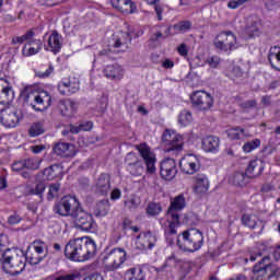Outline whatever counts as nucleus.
<instances>
[{"label":"nucleus","mask_w":280,"mask_h":280,"mask_svg":"<svg viewBox=\"0 0 280 280\" xmlns=\"http://www.w3.org/2000/svg\"><path fill=\"white\" fill-rule=\"evenodd\" d=\"M96 252L97 245L91 237L70 240L65 247V255L71 261H89Z\"/></svg>","instance_id":"nucleus-1"},{"label":"nucleus","mask_w":280,"mask_h":280,"mask_svg":"<svg viewBox=\"0 0 280 280\" xmlns=\"http://www.w3.org/2000/svg\"><path fill=\"white\" fill-rule=\"evenodd\" d=\"M21 97L27 106H31L37 113H43V110H47L51 106V95H49V92L44 91L39 93L32 85L22 90Z\"/></svg>","instance_id":"nucleus-2"},{"label":"nucleus","mask_w":280,"mask_h":280,"mask_svg":"<svg viewBox=\"0 0 280 280\" xmlns=\"http://www.w3.org/2000/svg\"><path fill=\"white\" fill-rule=\"evenodd\" d=\"M205 245V235L198 229H189L178 234L177 246L184 253H196Z\"/></svg>","instance_id":"nucleus-3"},{"label":"nucleus","mask_w":280,"mask_h":280,"mask_svg":"<svg viewBox=\"0 0 280 280\" xmlns=\"http://www.w3.org/2000/svg\"><path fill=\"white\" fill-rule=\"evenodd\" d=\"M27 257L23 250L5 249L2 268L8 275H21L25 270Z\"/></svg>","instance_id":"nucleus-4"},{"label":"nucleus","mask_w":280,"mask_h":280,"mask_svg":"<svg viewBox=\"0 0 280 280\" xmlns=\"http://www.w3.org/2000/svg\"><path fill=\"white\" fill-rule=\"evenodd\" d=\"M183 136L173 130L166 129L162 135V145L168 156H180L183 154Z\"/></svg>","instance_id":"nucleus-5"},{"label":"nucleus","mask_w":280,"mask_h":280,"mask_svg":"<svg viewBox=\"0 0 280 280\" xmlns=\"http://www.w3.org/2000/svg\"><path fill=\"white\" fill-rule=\"evenodd\" d=\"M185 207H187L185 195H178L171 201L166 212L167 218L171 220L168 225V233L171 235H176V228L180 226V214H178V211H183Z\"/></svg>","instance_id":"nucleus-6"},{"label":"nucleus","mask_w":280,"mask_h":280,"mask_svg":"<svg viewBox=\"0 0 280 280\" xmlns=\"http://www.w3.org/2000/svg\"><path fill=\"white\" fill-rule=\"evenodd\" d=\"M71 218L74 222L75 229L84 231L85 233H93L97 229V223L93 219V214L86 212L82 207H78L72 211Z\"/></svg>","instance_id":"nucleus-7"},{"label":"nucleus","mask_w":280,"mask_h":280,"mask_svg":"<svg viewBox=\"0 0 280 280\" xmlns=\"http://www.w3.org/2000/svg\"><path fill=\"white\" fill-rule=\"evenodd\" d=\"M126 261V249L114 248L103 256V266L105 272H115L124 266Z\"/></svg>","instance_id":"nucleus-8"},{"label":"nucleus","mask_w":280,"mask_h":280,"mask_svg":"<svg viewBox=\"0 0 280 280\" xmlns=\"http://www.w3.org/2000/svg\"><path fill=\"white\" fill-rule=\"evenodd\" d=\"M252 280H270L275 278V264L270 262V256H265L256 262L252 270Z\"/></svg>","instance_id":"nucleus-9"},{"label":"nucleus","mask_w":280,"mask_h":280,"mask_svg":"<svg viewBox=\"0 0 280 280\" xmlns=\"http://www.w3.org/2000/svg\"><path fill=\"white\" fill-rule=\"evenodd\" d=\"M213 45L220 51H233L237 49V36L231 31H222L215 36Z\"/></svg>","instance_id":"nucleus-10"},{"label":"nucleus","mask_w":280,"mask_h":280,"mask_svg":"<svg viewBox=\"0 0 280 280\" xmlns=\"http://www.w3.org/2000/svg\"><path fill=\"white\" fill-rule=\"evenodd\" d=\"M132 44V36L128 32H120L118 35H113L108 44V51L116 54H124L130 49Z\"/></svg>","instance_id":"nucleus-11"},{"label":"nucleus","mask_w":280,"mask_h":280,"mask_svg":"<svg viewBox=\"0 0 280 280\" xmlns=\"http://www.w3.org/2000/svg\"><path fill=\"white\" fill-rule=\"evenodd\" d=\"M80 207V201L75 197L72 196H66L61 198L60 201L55 203L54 211L58 215H61L62 218H71V214L73 211L77 210V208Z\"/></svg>","instance_id":"nucleus-12"},{"label":"nucleus","mask_w":280,"mask_h":280,"mask_svg":"<svg viewBox=\"0 0 280 280\" xmlns=\"http://www.w3.org/2000/svg\"><path fill=\"white\" fill-rule=\"evenodd\" d=\"M191 104L197 110H211L213 108V96L206 91H196L190 96Z\"/></svg>","instance_id":"nucleus-13"},{"label":"nucleus","mask_w":280,"mask_h":280,"mask_svg":"<svg viewBox=\"0 0 280 280\" xmlns=\"http://www.w3.org/2000/svg\"><path fill=\"white\" fill-rule=\"evenodd\" d=\"M136 150H138L141 159L145 163L147 173L154 174L156 172V155L152 152V149L145 143H140L136 147Z\"/></svg>","instance_id":"nucleus-14"},{"label":"nucleus","mask_w":280,"mask_h":280,"mask_svg":"<svg viewBox=\"0 0 280 280\" xmlns=\"http://www.w3.org/2000/svg\"><path fill=\"white\" fill-rule=\"evenodd\" d=\"M20 121L21 115H19V113L13 108L7 107L4 109H1L0 124H2L4 128H16Z\"/></svg>","instance_id":"nucleus-15"},{"label":"nucleus","mask_w":280,"mask_h":280,"mask_svg":"<svg viewBox=\"0 0 280 280\" xmlns=\"http://www.w3.org/2000/svg\"><path fill=\"white\" fill-rule=\"evenodd\" d=\"M160 174L164 180H174L176 174H178V167L176 166V160L167 158L161 162Z\"/></svg>","instance_id":"nucleus-16"},{"label":"nucleus","mask_w":280,"mask_h":280,"mask_svg":"<svg viewBox=\"0 0 280 280\" xmlns=\"http://www.w3.org/2000/svg\"><path fill=\"white\" fill-rule=\"evenodd\" d=\"M125 161L127 170L131 174V176H142L143 172H145V167H143V162L139 160L137 154L128 153Z\"/></svg>","instance_id":"nucleus-17"},{"label":"nucleus","mask_w":280,"mask_h":280,"mask_svg":"<svg viewBox=\"0 0 280 280\" xmlns=\"http://www.w3.org/2000/svg\"><path fill=\"white\" fill-rule=\"evenodd\" d=\"M179 167L184 174H196L200 170V160L194 154L186 155L179 161Z\"/></svg>","instance_id":"nucleus-18"},{"label":"nucleus","mask_w":280,"mask_h":280,"mask_svg":"<svg viewBox=\"0 0 280 280\" xmlns=\"http://www.w3.org/2000/svg\"><path fill=\"white\" fill-rule=\"evenodd\" d=\"M94 194L96 196H107L110 194V175L107 173H102L95 182Z\"/></svg>","instance_id":"nucleus-19"},{"label":"nucleus","mask_w":280,"mask_h":280,"mask_svg":"<svg viewBox=\"0 0 280 280\" xmlns=\"http://www.w3.org/2000/svg\"><path fill=\"white\" fill-rule=\"evenodd\" d=\"M52 152L57 156L69 159L75 156V147L69 142H57L52 147Z\"/></svg>","instance_id":"nucleus-20"},{"label":"nucleus","mask_w":280,"mask_h":280,"mask_svg":"<svg viewBox=\"0 0 280 280\" xmlns=\"http://www.w3.org/2000/svg\"><path fill=\"white\" fill-rule=\"evenodd\" d=\"M103 72L105 78H107V80H114L115 82H119V80H124L125 70L118 63L106 66Z\"/></svg>","instance_id":"nucleus-21"},{"label":"nucleus","mask_w":280,"mask_h":280,"mask_svg":"<svg viewBox=\"0 0 280 280\" xmlns=\"http://www.w3.org/2000/svg\"><path fill=\"white\" fill-rule=\"evenodd\" d=\"M203 152L215 154L220 150V138L218 136H207L201 140Z\"/></svg>","instance_id":"nucleus-22"},{"label":"nucleus","mask_w":280,"mask_h":280,"mask_svg":"<svg viewBox=\"0 0 280 280\" xmlns=\"http://www.w3.org/2000/svg\"><path fill=\"white\" fill-rule=\"evenodd\" d=\"M47 43L48 46L46 47V51H51L55 55L60 54V49H62V36L58 33V31H52Z\"/></svg>","instance_id":"nucleus-23"},{"label":"nucleus","mask_w":280,"mask_h":280,"mask_svg":"<svg viewBox=\"0 0 280 280\" xmlns=\"http://www.w3.org/2000/svg\"><path fill=\"white\" fill-rule=\"evenodd\" d=\"M58 91L60 95H73V93H78L80 91V81L60 82L58 84Z\"/></svg>","instance_id":"nucleus-24"},{"label":"nucleus","mask_w":280,"mask_h":280,"mask_svg":"<svg viewBox=\"0 0 280 280\" xmlns=\"http://www.w3.org/2000/svg\"><path fill=\"white\" fill-rule=\"evenodd\" d=\"M110 3L118 12H125L126 14H132L135 12V3L132 0H110Z\"/></svg>","instance_id":"nucleus-25"},{"label":"nucleus","mask_w":280,"mask_h":280,"mask_svg":"<svg viewBox=\"0 0 280 280\" xmlns=\"http://www.w3.org/2000/svg\"><path fill=\"white\" fill-rule=\"evenodd\" d=\"M261 172H264V165H261L259 161L254 160L249 162L245 171V176L250 180L252 178H258V176H261Z\"/></svg>","instance_id":"nucleus-26"},{"label":"nucleus","mask_w":280,"mask_h":280,"mask_svg":"<svg viewBox=\"0 0 280 280\" xmlns=\"http://www.w3.org/2000/svg\"><path fill=\"white\" fill-rule=\"evenodd\" d=\"M59 110L63 117H73L75 115V103L71 100H61L59 102Z\"/></svg>","instance_id":"nucleus-27"},{"label":"nucleus","mask_w":280,"mask_h":280,"mask_svg":"<svg viewBox=\"0 0 280 280\" xmlns=\"http://www.w3.org/2000/svg\"><path fill=\"white\" fill-rule=\"evenodd\" d=\"M195 179V191L199 195L207 194L209 191V178H207V175H197Z\"/></svg>","instance_id":"nucleus-28"},{"label":"nucleus","mask_w":280,"mask_h":280,"mask_svg":"<svg viewBox=\"0 0 280 280\" xmlns=\"http://www.w3.org/2000/svg\"><path fill=\"white\" fill-rule=\"evenodd\" d=\"M229 183H231V185H235L236 187H246V185H248L250 180L248 179L245 173L236 172L230 175Z\"/></svg>","instance_id":"nucleus-29"},{"label":"nucleus","mask_w":280,"mask_h":280,"mask_svg":"<svg viewBox=\"0 0 280 280\" xmlns=\"http://www.w3.org/2000/svg\"><path fill=\"white\" fill-rule=\"evenodd\" d=\"M0 93L3 102H12L14 100V91L9 86L8 80L0 78Z\"/></svg>","instance_id":"nucleus-30"},{"label":"nucleus","mask_w":280,"mask_h":280,"mask_svg":"<svg viewBox=\"0 0 280 280\" xmlns=\"http://www.w3.org/2000/svg\"><path fill=\"white\" fill-rule=\"evenodd\" d=\"M242 224L248 226V229H255L256 226H260V230L264 229L262 222L255 214H243Z\"/></svg>","instance_id":"nucleus-31"},{"label":"nucleus","mask_w":280,"mask_h":280,"mask_svg":"<svg viewBox=\"0 0 280 280\" xmlns=\"http://www.w3.org/2000/svg\"><path fill=\"white\" fill-rule=\"evenodd\" d=\"M109 211H110V202L108 201V199L101 200L96 205V209L94 211V215L96 218H106V215H108Z\"/></svg>","instance_id":"nucleus-32"},{"label":"nucleus","mask_w":280,"mask_h":280,"mask_svg":"<svg viewBox=\"0 0 280 280\" xmlns=\"http://www.w3.org/2000/svg\"><path fill=\"white\" fill-rule=\"evenodd\" d=\"M34 36H36V31L35 30H31L28 32H26V34L22 35V36H16L12 38V45H23V43L25 40H28L27 45H32V43H34L32 40V38H34Z\"/></svg>","instance_id":"nucleus-33"},{"label":"nucleus","mask_w":280,"mask_h":280,"mask_svg":"<svg viewBox=\"0 0 280 280\" xmlns=\"http://www.w3.org/2000/svg\"><path fill=\"white\" fill-rule=\"evenodd\" d=\"M32 42L36 43L37 48H34V47L27 48V45H30V44L24 45V47L22 49L23 56H26V57L36 56V54H38L40 51V47H43V42L40 39H35Z\"/></svg>","instance_id":"nucleus-34"},{"label":"nucleus","mask_w":280,"mask_h":280,"mask_svg":"<svg viewBox=\"0 0 280 280\" xmlns=\"http://www.w3.org/2000/svg\"><path fill=\"white\" fill-rule=\"evenodd\" d=\"M126 280H144L145 276L143 275L142 269H129L125 275Z\"/></svg>","instance_id":"nucleus-35"},{"label":"nucleus","mask_w":280,"mask_h":280,"mask_svg":"<svg viewBox=\"0 0 280 280\" xmlns=\"http://www.w3.org/2000/svg\"><path fill=\"white\" fill-rule=\"evenodd\" d=\"M268 61L271 65L272 69L280 71V50L277 52L270 51L268 55Z\"/></svg>","instance_id":"nucleus-36"},{"label":"nucleus","mask_w":280,"mask_h":280,"mask_svg":"<svg viewBox=\"0 0 280 280\" xmlns=\"http://www.w3.org/2000/svg\"><path fill=\"white\" fill-rule=\"evenodd\" d=\"M163 211V207L159 202H150L147 207V214L151 218H154L155 215H159Z\"/></svg>","instance_id":"nucleus-37"},{"label":"nucleus","mask_w":280,"mask_h":280,"mask_svg":"<svg viewBox=\"0 0 280 280\" xmlns=\"http://www.w3.org/2000/svg\"><path fill=\"white\" fill-rule=\"evenodd\" d=\"M156 234H153L151 231L144 233L143 242L147 243L143 245L144 248H154V246H156Z\"/></svg>","instance_id":"nucleus-38"},{"label":"nucleus","mask_w":280,"mask_h":280,"mask_svg":"<svg viewBox=\"0 0 280 280\" xmlns=\"http://www.w3.org/2000/svg\"><path fill=\"white\" fill-rule=\"evenodd\" d=\"M60 183H54L49 185L47 200H54L60 196Z\"/></svg>","instance_id":"nucleus-39"},{"label":"nucleus","mask_w":280,"mask_h":280,"mask_svg":"<svg viewBox=\"0 0 280 280\" xmlns=\"http://www.w3.org/2000/svg\"><path fill=\"white\" fill-rule=\"evenodd\" d=\"M194 120V117L191 116V112L183 110L180 112L178 116V124L182 126H189L191 121Z\"/></svg>","instance_id":"nucleus-40"},{"label":"nucleus","mask_w":280,"mask_h":280,"mask_svg":"<svg viewBox=\"0 0 280 280\" xmlns=\"http://www.w3.org/2000/svg\"><path fill=\"white\" fill-rule=\"evenodd\" d=\"M38 167H40V160L36 158H28L24 160V168L34 171L38 170Z\"/></svg>","instance_id":"nucleus-41"},{"label":"nucleus","mask_w":280,"mask_h":280,"mask_svg":"<svg viewBox=\"0 0 280 280\" xmlns=\"http://www.w3.org/2000/svg\"><path fill=\"white\" fill-rule=\"evenodd\" d=\"M46 185L45 182H38L34 188L30 189V194L32 196H38L39 198H43V194L45 192Z\"/></svg>","instance_id":"nucleus-42"},{"label":"nucleus","mask_w":280,"mask_h":280,"mask_svg":"<svg viewBox=\"0 0 280 280\" xmlns=\"http://www.w3.org/2000/svg\"><path fill=\"white\" fill-rule=\"evenodd\" d=\"M28 132H30L31 137H38V136H40V135H43L45 132V128H43V124L34 122L31 126Z\"/></svg>","instance_id":"nucleus-43"},{"label":"nucleus","mask_w":280,"mask_h":280,"mask_svg":"<svg viewBox=\"0 0 280 280\" xmlns=\"http://www.w3.org/2000/svg\"><path fill=\"white\" fill-rule=\"evenodd\" d=\"M260 145H261V140L255 139V140L246 142L243 145V150H244V152L248 153V152H253V150H257V148H259Z\"/></svg>","instance_id":"nucleus-44"},{"label":"nucleus","mask_w":280,"mask_h":280,"mask_svg":"<svg viewBox=\"0 0 280 280\" xmlns=\"http://www.w3.org/2000/svg\"><path fill=\"white\" fill-rule=\"evenodd\" d=\"M26 261H28V264H31V266H37V264H40V261H43V256L33 253V254H26Z\"/></svg>","instance_id":"nucleus-45"},{"label":"nucleus","mask_w":280,"mask_h":280,"mask_svg":"<svg viewBox=\"0 0 280 280\" xmlns=\"http://www.w3.org/2000/svg\"><path fill=\"white\" fill-rule=\"evenodd\" d=\"M244 132L245 130L242 128H232L228 130V137L229 139H242Z\"/></svg>","instance_id":"nucleus-46"},{"label":"nucleus","mask_w":280,"mask_h":280,"mask_svg":"<svg viewBox=\"0 0 280 280\" xmlns=\"http://www.w3.org/2000/svg\"><path fill=\"white\" fill-rule=\"evenodd\" d=\"M173 27L177 32H188V30H191V22L190 21H182V22L173 25Z\"/></svg>","instance_id":"nucleus-47"},{"label":"nucleus","mask_w":280,"mask_h":280,"mask_svg":"<svg viewBox=\"0 0 280 280\" xmlns=\"http://www.w3.org/2000/svg\"><path fill=\"white\" fill-rule=\"evenodd\" d=\"M65 0H37L39 5H46L47 8H54V5H59Z\"/></svg>","instance_id":"nucleus-48"},{"label":"nucleus","mask_w":280,"mask_h":280,"mask_svg":"<svg viewBox=\"0 0 280 280\" xmlns=\"http://www.w3.org/2000/svg\"><path fill=\"white\" fill-rule=\"evenodd\" d=\"M256 106H257L256 100L245 101L240 104V107L243 108V110H250L252 108H255Z\"/></svg>","instance_id":"nucleus-49"},{"label":"nucleus","mask_w":280,"mask_h":280,"mask_svg":"<svg viewBox=\"0 0 280 280\" xmlns=\"http://www.w3.org/2000/svg\"><path fill=\"white\" fill-rule=\"evenodd\" d=\"M54 73V65L49 63V67L46 71L35 72L36 78H49Z\"/></svg>","instance_id":"nucleus-50"},{"label":"nucleus","mask_w":280,"mask_h":280,"mask_svg":"<svg viewBox=\"0 0 280 280\" xmlns=\"http://www.w3.org/2000/svg\"><path fill=\"white\" fill-rule=\"evenodd\" d=\"M212 69H218V67L220 66V57L218 56H212V57H208L207 61H206Z\"/></svg>","instance_id":"nucleus-51"},{"label":"nucleus","mask_w":280,"mask_h":280,"mask_svg":"<svg viewBox=\"0 0 280 280\" xmlns=\"http://www.w3.org/2000/svg\"><path fill=\"white\" fill-rule=\"evenodd\" d=\"M248 1L250 0H232L228 3V8H230V10H237L240 5H244V3H248Z\"/></svg>","instance_id":"nucleus-52"},{"label":"nucleus","mask_w":280,"mask_h":280,"mask_svg":"<svg viewBox=\"0 0 280 280\" xmlns=\"http://www.w3.org/2000/svg\"><path fill=\"white\" fill-rule=\"evenodd\" d=\"M174 259H176V256H168L163 266L155 269V272H165V268H170V261H174Z\"/></svg>","instance_id":"nucleus-53"},{"label":"nucleus","mask_w":280,"mask_h":280,"mask_svg":"<svg viewBox=\"0 0 280 280\" xmlns=\"http://www.w3.org/2000/svg\"><path fill=\"white\" fill-rule=\"evenodd\" d=\"M139 205V200L135 197H131L129 200L125 201V207H127V209H137Z\"/></svg>","instance_id":"nucleus-54"},{"label":"nucleus","mask_w":280,"mask_h":280,"mask_svg":"<svg viewBox=\"0 0 280 280\" xmlns=\"http://www.w3.org/2000/svg\"><path fill=\"white\" fill-rule=\"evenodd\" d=\"M46 280H75V275L50 276Z\"/></svg>","instance_id":"nucleus-55"},{"label":"nucleus","mask_w":280,"mask_h":280,"mask_svg":"<svg viewBox=\"0 0 280 280\" xmlns=\"http://www.w3.org/2000/svg\"><path fill=\"white\" fill-rule=\"evenodd\" d=\"M22 220L23 219L21 218V215L14 213L8 218V224H11L12 226H14V224H20Z\"/></svg>","instance_id":"nucleus-56"},{"label":"nucleus","mask_w":280,"mask_h":280,"mask_svg":"<svg viewBox=\"0 0 280 280\" xmlns=\"http://www.w3.org/2000/svg\"><path fill=\"white\" fill-rule=\"evenodd\" d=\"M43 244L45 243H43L42 241L34 242L35 254L43 255V253H45V247L43 246Z\"/></svg>","instance_id":"nucleus-57"},{"label":"nucleus","mask_w":280,"mask_h":280,"mask_svg":"<svg viewBox=\"0 0 280 280\" xmlns=\"http://www.w3.org/2000/svg\"><path fill=\"white\" fill-rule=\"evenodd\" d=\"M13 172H21V170H25V162L24 160L16 161L12 164Z\"/></svg>","instance_id":"nucleus-58"},{"label":"nucleus","mask_w":280,"mask_h":280,"mask_svg":"<svg viewBox=\"0 0 280 280\" xmlns=\"http://www.w3.org/2000/svg\"><path fill=\"white\" fill-rule=\"evenodd\" d=\"M244 75V72L242 71V68L240 67H234L231 70V78L235 79V78H242Z\"/></svg>","instance_id":"nucleus-59"},{"label":"nucleus","mask_w":280,"mask_h":280,"mask_svg":"<svg viewBox=\"0 0 280 280\" xmlns=\"http://www.w3.org/2000/svg\"><path fill=\"white\" fill-rule=\"evenodd\" d=\"M155 14L158 16V21H163V7L161 4H154Z\"/></svg>","instance_id":"nucleus-60"},{"label":"nucleus","mask_w":280,"mask_h":280,"mask_svg":"<svg viewBox=\"0 0 280 280\" xmlns=\"http://www.w3.org/2000/svg\"><path fill=\"white\" fill-rule=\"evenodd\" d=\"M112 200H119L121 198V190L119 188H115L110 194Z\"/></svg>","instance_id":"nucleus-61"},{"label":"nucleus","mask_w":280,"mask_h":280,"mask_svg":"<svg viewBox=\"0 0 280 280\" xmlns=\"http://www.w3.org/2000/svg\"><path fill=\"white\" fill-rule=\"evenodd\" d=\"M261 104H264V106H271L272 104V96L270 95H265L261 97Z\"/></svg>","instance_id":"nucleus-62"},{"label":"nucleus","mask_w":280,"mask_h":280,"mask_svg":"<svg viewBox=\"0 0 280 280\" xmlns=\"http://www.w3.org/2000/svg\"><path fill=\"white\" fill-rule=\"evenodd\" d=\"M83 280H104V277H102V275L100 273H92L84 278Z\"/></svg>","instance_id":"nucleus-63"},{"label":"nucleus","mask_w":280,"mask_h":280,"mask_svg":"<svg viewBox=\"0 0 280 280\" xmlns=\"http://www.w3.org/2000/svg\"><path fill=\"white\" fill-rule=\"evenodd\" d=\"M92 128H93L92 121H86V122L80 125V130L88 131V130H91Z\"/></svg>","instance_id":"nucleus-64"}]
</instances>
